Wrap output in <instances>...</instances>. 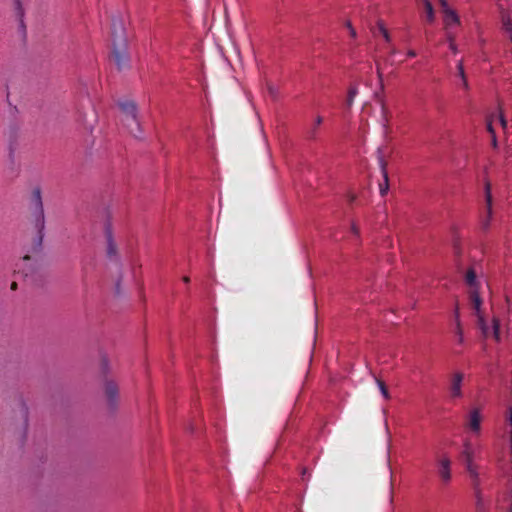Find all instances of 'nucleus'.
Masks as SVG:
<instances>
[{
	"label": "nucleus",
	"mask_w": 512,
	"mask_h": 512,
	"mask_svg": "<svg viewBox=\"0 0 512 512\" xmlns=\"http://www.w3.org/2000/svg\"><path fill=\"white\" fill-rule=\"evenodd\" d=\"M462 456L466 463V469L473 481V490L475 496V512H489L490 502L484 498L480 488L479 475L473 465V451L469 442L465 443Z\"/></svg>",
	"instance_id": "nucleus-1"
},
{
	"label": "nucleus",
	"mask_w": 512,
	"mask_h": 512,
	"mask_svg": "<svg viewBox=\"0 0 512 512\" xmlns=\"http://www.w3.org/2000/svg\"><path fill=\"white\" fill-rule=\"evenodd\" d=\"M30 207L32 216L34 217L35 229L37 230V236L33 243V252L38 253L40 251L43 239V230L45 227V217L43 202L41 196V189L36 187L32 190L30 198Z\"/></svg>",
	"instance_id": "nucleus-2"
},
{
	"label": "nucleus",
	"mask_w": 512,
	"mask_h": 512,
	"mask_svg": "<svg viewBox=\"0 0 512 512\" xmlns=\"http://www.w3.org/2000/svg\"><path fill=\"white\" fill-rule=\"evenodd\" d=\"M12 425L15 440L23 445L27 439L29 429V409L25 403H21L15 411Z\"/></svg>",
	"instance_id": "nucleus-3"
},
{
	"label": "nucleus",
	"mask_w": 512,
	"mask_h": 512,
	"mask_svg": "<svg viewBox=\"0 0 512 512\" xmlns=\"http://www.w3.org/2000/svg\"><path fill=\"white\" fill-rule=\"evenodd\" d=\"M119 107L123 114L122 121L124 125L135 138H140L142 132L137 118V108L135 103L131 101H123L119 103Z\"/></svg>",
	"instance_id": "nucleus-4"
},
{
	"label": "nucleus",
	"mask_w": 512,
	"mask_h": 512,
	"mask_svg": "<svg viewBox=\"0 0 512 512\" xmlns=\"http://www.w3.org/2000/svg\"><path fill=\"white\" fill-rule=\"evenodd\" d=\"M112 58L119 70H123L129 66V55L126 51V43L113 45Z\"/></svg>",
	"instance_id": "nucleus-5"
},
{
	"label": "nucleus",
	"mask_w": 512,
	"mask_h": 512,
	"mask_svg": "<svg viewBox=\"0 0 512 512\" xmlns=\"http://www.w3.org/2000/svg\"><path fill=\"white\" fill-rule=\"evenodd\" d=\"M111 37L113 45L120 43L125 44V29L123 21L120 18H113L111 22Z\"/></svg>",
	"instance_id": "nucleus-6"
},
{
	"label": "nucleus",
	"mask_w": 512,
	"mask_h": 512,
	"mask_svg": "<svg viewBox=\"0 0 512 512\" xmlns=\"http://www.w3.org/2000/svg\"><path fill=\"white\" fill-rule=\"evenodd\" d=\"M478 318V326L482 331V334L484 337H488L490 333H492L495 340H500V324L499 320L496 318H493L492 320V330H490V327L487 325L483 315H479Z\"/></svg>",
	"instance_id": "nucleus-7"
},
{
	"label": "nucleus",
	"mask_w": 512,
	"mask_h": 512,
	"mask_svg": "<svg viewBox=\"0 0 512 512\" xmlns=\"http://www.w3.org/2000/svg\"><path fill=\"white\" fill-rule=\"evenodd\" d=\"M464 375L462 372H455L449 380V394L453 399L462 397V382Z\"/></svg>",
	"instance_id": "nucleus-8"
},
{
	"label": "nucleus",
	"mask_w": 512,
	"mask_h": 512,
	"mask_svg": "<svg viewBox=\"0 0 512 512\" xmlns=\"http://www.w3.org/2000/svg\"><path fill=\"white\" fill-rule=\"evenodd\" d=\"M438 475L442 482L448 483L451 480V460L447 455L437 459Z\"/></svg>",
	"instance_id": "nucleus-9"
},
{
	"label": "nucleus",
	"mask_w": 512,
	"mask_h": 512,
	"mask_svg": "<svg viewBox=\"0 0 512 512\" xmlns=\"http://www.w3.org/2000/svg\"><path fill=\"white\" fill-rule=\"evenodd\" d=\"M485 198H486V209H487V216L481 220V229L483 231H487L490 227V222L492 219V195H491V188L490 184L486 183L485 186Z\"/></svg>",
	"instance_id": "nucleus-10"
},
{
	"label": "nucleus",
	"mask_w": 512,
	"mask_h": 512,
	"mask_svg": "<svg viewBox=\"0 0 512 512\" xmlns=\"http://www.w3.org/2000/svg\"><path fill=\"white\" fill-rule=\"evenodd\" d=\"M482 415L479 408H474L470 411L467 418V427L474 433H479L481 430Z\"/></svg>",
	"instance_id": "nucleus-11"
},
{
	"label": "nucleus",
	"mask_w": 512,
	"mask_h": 512,
	"mask_svg": "<svg viewBox=\"0 0 512 512\" xmlns=\"http://www.w3.org/2000/svg\"><path fill=\"white\" fill-rule=\"evenodd\" d=\"M104 390H105V395H106V398H107L109 404L111 406H114L116 404L117 396H118L117 385L112 381H106Z\"/></svg>",
	"instance_id": "nucleus-12"
},
{
	"label": "nucleus",
	"mask_w": 512,
	"mask_h": 512,
	"mask_svg": "<svg viewBox=\"0 0 512 512\" xmlns=\"http://www.w3.org/2000/svg\"><path fill=\"white\" fill-rule=\"evenodd\" d=\"M469 299L472 308L475 310L477 317L481 314L482 299L479 289H469Z\"/></svg>",
	"instance_id": "nucleus-13"
},
{
	"label": "nucleus",
	"mask_w": 512,
	"mask_h": 512,
	"mask_svg": "<svg viewBox=\"0 0 512 512\" xmlns=\"http://www.w3.org/2000/svg\"><path fill=\"white\" fill-rule=\"evenodd\" d=\"M443 21L446 30L452 29L453 26L460 25V18L454 10L445 13Z\"/></svg>",
	"instance_id": "nucleus-14"
},
{
	"label": "nucleus",
	"mask_w": 512,
	"mask_h": 512,
	"mask_svg": "<svg viewBox=\"0 0 512 512\" xmlns=\"http://www.w3.org/2000/svg\"><path fill=\"white\" fill-rule=\"evenodd\" d=\"M106 240H107V255L109 258L117 256V246L113 240L112 232L110 228L106 229Z\"/></svg>",
	"instance_id": "nucleus-15"
},
{
	"label": "nucleus",
	"mask_w": 512,
	"mask_h": 512,
	"mask_svg": "<svg viewBox=\"0 0 512 512\" xmlns=\"http://www.w3.org/2000/svg\"><path fill=\"white\" fill-rule=\"evenodd\" d=\"M465 282L470 289H479L476 272L473 268H469L465 274Z\"/></svg>",
	"instance_id": "nucleus-16"
},
{
	"label": "nucleus",
	"mask_w": 512,
	"mask_h": 512,
	"mask_svg": "<svg viewBox=\"0 0 512 512\" xmlns=\"http://www.w3.org/2000/svg\"><path fill=\"white\" fill-rule=\"evenodd\" d=\"M380 163H381V170H382L384 182L379 184V190H380V194L382 196H384L389 190V178H388V173L386 170V163L382 160Z\"/></svg>",
	"instance_id": "nucleus-17"
},
{
	"label": "nucleus",
	"mask_w": 512,
	"mask_h": 512,
	"mask_svg": "<svg viewBox=\"0 0 512 512\" xmlns=\"http://www.w3.org/2000/svg\"><path fill=\"white\" fill-rule=\"evenodd\" d=\"M426 14V20L429 23H433L435 20V12L433 6L429 0H424L423 2Z\"/></svg>",
	"instance_id": "nucleus-18"
},
{
	"label": "nucleus",
	"mask_w": 512,
	"mask_h": 512,
	"mask_svg": "<svg viewBox=\"0 0 512 512\" xmlns=\"http://www.w3.org/2000/svg\"><path fill=\"white\" fill-rule=\"evenodd\" d=\"M357 94H358L357 86H355V85L350 86L349 89H348V95H347V98H346V101H345V105H346V107L348 109H350L351 106L353 105L354 99L357 96Z\"/></svg>",
	"instance_id": "nucleus-19"
},
{
	"label": "nucleus",
	"mask_w": 512,
	"mask_h": 512,
	"mask_svg": "<svg viewBox=\"0 0 512 512\" xmlns=\"http://www.w3.org/2000/svg\"><path fill=\"white\" fill-rule=\"evenodd\" d=\"M456 76L460 79V85L461 87L468 92L470 90V85L465 73V70H461L459 72H456Z\"/></svg>",
	"instance_id": "nucleus-20"
},
{
	"label": "nucleus",
	"mask_w": 512,
	"mask_h": 512,
	"mask_svg": "<svg viewBox=\"0 0 512 512\" xmlns=\"http://www.w3.org/2000/svg\"><path fill=\"white\" fill-rule=\"evenodd\" d=\"M323 118L321 116H317L312 128L309 130V137L314 139L317 135V129L322 124Z\"/></svg>",
	"instance_id": "nucleus-21"
},
{
	"label": "nucleus",
	"mask_w": 512,
	"mask_h": 512,
	"mask_svg": "<svg viewBox=\"0 0 512 512\" xmlns=\"http://www.w3.org/2000/svg\"><path fill=\"white\" fill-rule=\"evenodd\" d=\"M376 383H377V385H378V387L380 389V392L383 395V397L386 400H389L390 399V393H389L388 388L385 385V383L381 379H378V378H376Z\"/></svg>",
	"instance_id": "nucleus-22"
},
{
	"label": "nucleus",
	"mask_w": 512,
	"mask_h": 512,
	"mask_svg": "<svg viewBox=\"0 0 512 512\" xmlns=\"http://www.w3.org/2000/svg\"><path fill=\"white\" fill-rule=\"evenodd\" d=\"M266 89H267V92H268L269 96L272 99H276L278 97V90H277V88L273 84L267 83L266 84Z\"/></svg>",
	"instance_id": "nucleus-23"
},
{
	"label": "nucleus",
	"mask_w": 512,
	"mask_h": 512,
	"mask_svg": "<svg viewBox=\"0 0 512 512\" xmlns=\"http://www.w3.org/2000/svg\"><path fill=\"white\" fill-rule=\"evenodd\" d=\"M454 333L457 336V340L459 343H463V330L461 326V322L455 325Z\"/></svg>",
	"instance_id": "nucleus-24"
},
{
	"label": "nucleus",
	"mask_w": 512,
	"mask_h": 512,
	"mask_svg": "<svg viewBox=\"0 0 512 512\" xmlns=\"http://www.w3.org/2000/svg\"><path fill=\"white\" fill-rule=\"evenodd\" d=\"M379 31L383 35L385 41L389 43L391 41L390 34L382 23H379Z\"/></svg>",
	"instance_id": "nucleus-25"
},
{
	"label": "nucleus",
	"mask_w": 512,
	"mask_h": 512,
	"mask_svg": "<svg viewBox=\"0 0 512 512\" xmlns=\"http://www.w3.org/2000/svg\"><path fill=\"white\" fill-rule=\"evenodd\" d=\"M487 131L492 135L494 136L495 134V130H494V127H493V116L489 117L487 119Z\"/></svg>",
	"instance_id": "nucleus-26"
},
{
	"label": "nucleus",
	"mask_w": 512,
	"mask_h": 512,
	"mask_svg": "<svg viewBox=\"0 0 512 512\" xmlns=\"http://www.w3.org/2000/svg\"><path fill=\"white\" fill-rule=\"evenodd\" d=\"M438 1L441 5L443 14L448 13L449 11H452V9L449 7L448 2L446 0H438Z\"/></svg>",
	"instance_id": "nucleus-27"
},
{
	"label": "nucleus",
	"mask_w": 512,
	"mask_h": 512,
	"mask_svg": "<svg viewBox=\"0 0 512 512\" xmlns=\"http://www.w3.org/2000/svg\"><path fill=\"white\" fill-rule=\"evenodd\" d=\"M499 121H500V124L502 126L503 129H506L507 126H508V122L502 112V110L500 109V112H499Z\"/></svg>",
	"instance_id": "nucleus-28"
},
{
	"label": "nucleus",
	"mask_w": 512,
	"mask_h": 512,
	"mask_svg": "<svg viewBox=\"0 0 512 512\" xmlns=\"http://www.w3.org/2000/svg\"><path fill=\"white\" fill-rule=\"evenodd\" d=\"M503 29L506 33L509 32L510 29H512V24L509 18H503Z\"/></svg>",
	"instance_id": "nucleus-29"
},
{
	"label": "nucleus",
	"mask_w": 512,
	"mask_h": 512,
	"mask_svg": "<svg viewBox=\"0 0 512 512\" xmlns=\"http://www.w3.org/2000/svg\"><path fill=\"white\" fill-rule=\"evenodd\" d=\"M447 40L449 43H455V36L452 33L451 29L447 30Z\"/></svg>",
	"instance_id": "nucleus-30"
},
{
	"label": "nucleus",
	"mask_w": 512,
	"mask_h": 512,
	"mask_svg": "<svg viewBox=\"0 0 512 512\" xmlns=\"http://www.w3.org/2000/svg\"><path fill=\"white\" fill-rule=\"evenodd\" d=\"M30 261H36V258L33 257L32 255H29V254H26L23 258H22V262L23 263H28Z\"/></svg>",
	"instance_id": "nucleus-31"
},
{
	"label": "nucleus",
	"mask_w": 512,
	"mask_h": 512,
	"mask_svg": "<svg viewBox=\"0 0 512 512\" xmlns=\"http://www.w3.org/2000/svg\"><path fill=\"white\" fill-rule=\"evenodd\" d=\"M347 27L349 29V34L351 37L355 38L356 37V31L355 29L352 27L351 23L350 22H347Z\"/></svg>",
	"instance_id": "nucleus-32"
},
{
	"label": "nucleus",
	"mask_w": 512,
	"mask_h": 512,
	"mask_svg": "<svg viewBox=\"0 0 512 512\" xmlns=\"http://www.w3.org/2000/svg\"><path fill=\"white\" fill-rule=\"evenodd\" d=\"M454 321H455V325L458 324V322H461L460 321L459 308L458 307H456L455 311H454Z\"/></svg>",
	"instance_id": "nucleus-33"
},
{
	"label": "nucleus",
	"mask_w": 512,
	"mask_h": 512,
	"mask_svg": "<svg viewBox=\"0 0 512 512\" xmlns=\"http://www.w3.org/2000/svg\"><path fill=\"white\" fill-rule=\"evenodd\" d=\"M461 70H464L463 60H459L456 65V72H459Z\"/></svg>",
	"instance_id": "nucleus-34"
},
{
	"label": "nucleus",
	"mask_w": 512,
	"mask_h": 512,
	"mask_svg": "<svg viewBox=\"0 0 512 512\" xmlns=\"http://www.w3.org/2000/svg\"><path fill=\"white\" fill-rule=\"evenodd\" d=\"M449 48H450V50H451L454 54H456V53L458 52V49H457V46H456V44H455V43H449Z\"/></svg>",
	"instance_id": "nucleus-35"
},
{
	"label": "nucleus",
	"mask_w": 512,
	"mask_h": 512,
	"mask_svg": "<svg viewBox=\"0 0 512 512\" xmlns=\"http://www.w3.org/2000/svg\"><path fill=\"white\" fill-rule=\"evenodd\" d=\"M351 230L355 235L359 234V228L355 224H352Z\"/></svg>",
	"instance_id": "nucleus-36"
},
{
	"label": "nucleus",
	"mask_w": 512,
	"mask_h": 512,
	"mask_svg": "<svg viewBox=\"0 0 512 512\" xmlns=\"http://www.w3.org/2000/svg\"><path fill=\"white\" fill-rule=\"evenodd\" d=\"M407 56H408V57H415V56H416V52H415V50H412V49H411V50H408V52H407Z\"/></svg>",
	"instance_id": "nucleus-37"
},
{
	"label": "nucleus",
	"mask_w": 512,
	"mask_h": 512,
	"mask_svg": "<svg viewBox=\"0 0 512 512\" xmlns=\"http://www.w3.org/2000/svg\"><path fill=\"white\" fill-rule=\"evenodd\" d=\"M355 199H356V196L354 194L351 193V194L348 195V201L350 203H352Z\"/></svg>",
	"instance_id": "nucleus-38"
},
{
	"label": "nucleus",
	"mask_w": 512,
	"mask_h": 512,
	"mask_svg": "<svg viewBox=\"0 0 512 512\" xmlns=\"http://www.w3.org/2000/svg\"><path fill=\"white\" fill-rule=\"evenodd\" d=\"M492 144H493L494 147L497 146L496 134H494V136H492Z\"/></svg>",
	"instance_id": "nucleus-39"
},
{
	"label": "nucleus",
	"mask_w": 512,
	"mask_h": 512,
	"mask_svg": "<svg viewBox=\"0 0 512 512\" xmlns=\"http://www.w3.org/2000/svg\"><path fill=\"white\" fill-rule=\"evenodd\" d=\"M10 288H11V290H16L17 289V283L15 281L12 282Z\"/></svg>",
	"instance_id": "nucleus-40"
},
{
	"label": "nucleus",
	"mask_w": 512,
	"mask_h": 512,
	"mask_svg": "<svg viewBox=\"0 0 512 512\" xmlns=\"http://www.w3.org/2000/svg\"><path fill=\"white\" fill-rule=\"evenodd\" d=\"M182 280H183V282H184V283H186V284L190 282V278H189L188 276H184V277L182 278Z\"/></svg>",
	"instance_id": "nucleus-41"
},
{
	"label": "nucleus",
	"mask_w": 512,
	"mask_h": 512,
	"mask_svg": "<svg viewBox=\"0 0 512 512\" xmlns=\"http://www.w3.org/2000/svg\"><path fill=\"white\" fill-rule=\"evenodd\" d=\"M397 53V49L395 47H392L390 50L391 55H395Z\"/></svg>",
	"instance_id": "nucleus-42"
},
{
	"label": "nucleus",
	"mask_w": 512,
	"mask_h": 512,
	"mask_svg": "<svg viewBox=\"0 0 512 512\" xmlns=\"http://www.w3.org/2000/svg\"><path fill=\"white\" fill-rule=\"evenodd\" d=\"M377 73H378L379 78L381 79L382 78V72H381L379 66H377Z\"/></svg>",
	"instance_id": "nucleus-43"
},
{
	"label": "nucleus",
	"mask_w": 512,
	"mask_h": 512,
	"mask_svg": "<svg viewBox=\"0 0 512 512\" xmlns=\"http://www.w3.org/2000/svg\"><path fill=\"white\" fill-rule=\"evenodd\" d=\"M129 123H130L131 127H133L134 129H136L135 125H134V124H133V122H132V119H129Z\"/></svg>",
	"instance_id": "nucleus-44"
},
{
	"label": "nucleus",
	"mask_w": 512,
	"mask_h": 512,
	"mask_svg": "<svg viewBox=\"0 0 512 512\" xmlns=\"http://www.w3.org/2000/svg\"><path fill=\"white\" fill-rule=\"evenodd\" d=\"M422 2H424V0H422Z\"/></svg>",
	"instance_id": "nucleus-45"
}]
</instances>
